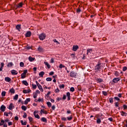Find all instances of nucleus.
<instances>
[{"label":"nucleus","mask_w":127,"mask_h":127,"mask_svg":"<svg viewBox=\"0 0 127 127\" xmlns=\"http://www.w3.org/2000/svg\"><path fill=\"white\" fill-rule=\"evenodd\" d=\"M36 83L37 87H38L39 90H40L41 92H43L44 90L42 86H41V85L39 83H38V81H36Z\"/></svg>","instance_id":"nucleus-1"},{"label":"nucleus","mask_w":127,"mask_h":127,"mask_svg":"<svg viewBox=\"0 0 127 127\" xmlns=\"http://www.w3.org/2000/svg\"><path fill=\"white\" fill-rule=\"evenodd\" d=\"M45 37H46V34L44 33H42L39 35V38L40 40H44V39H45Z\"/></svg>","instance_id":"nucleus-2"},{"label":"nucleus","mask_w":127,"mask_h":127,"mask_svg":"<svg viewBox=\"0 0 127 127\" xmlns=\"http://www.w3.org/2000/svg\"><path fill=\"white\" fill-rule=\"evenodd\" d=\"M93 52V49H88L87 50V53H86V55H87V56H90V55L91 54V53H92Z\"/></svg>","instance_id":"nucleus-3"},{"label":"nucleus","mask_w":127,"mask_h":127,"mask_svg":"<svg viewBox=\"0 0 127 127\" xmlns=\"http://www.w3.org/2000/svg\"><path fill=\"white\" fill-rule=\"evenodd\" d=\"M70 77H73L74 78H76V77H77V73H76L74 71H71L70 73Z\"/></svg>","instance_id":"nucleus-4"},{"label":"nucleus","mask_w":127,"mask_h":127,"mask_svg":"<svg viewBox=\"0 0 127 127\" xmlns=\"http://www.w3.org/2000/svg\"><path fill=\"white\" fill-rule=\"evenodd\" d=\"M101 64H98L96 66H95V70L96 71H99L100 69H101Z\"/></svg>","instance_id":"nucleus-5"},{"label":"nucleus","mask_w":127,"mask_h":127,"mask_svg":"<svg viewBox=\"0 0 127 127\" xmlns=\"http://www.w3.org/2000/svg\"><path fill=\"white\" fill-rule=\"evenodd\" d=\"M78 49H79V46H78V45L73 46V47H72L73 51H76L77 50H78Z\"/></svg>","instance_id":"nucleus-6"},{"label":"nucleus","mask_w":127,"mask_h":127,"mask_svg":"<svg viewBox=\"0 0 127 127\" xmlns=\"http://www.w3.org/2000/svg\"><path fill=\"white\" fill-rule=\"evenodd\" d=\"M11 74H12V75H17V74H18V72H17V71L13 69L11 70Z\"/></svg>","instance_id":"nucleus-7"},{"label":"nucleus","mask_w":127,"mask_h":127,"mask_svg":"<svg viewBox=\"0 0 127 127\" xmlns=\"http://www.w3.org/2000/svg\"><path fill=\"white\" fill-rule=\"evenodd\" d=\"M26 37H30L31 36V32L30 31H27L26 33L25 34Z\"/></svg>","instance_id":"nucleus-8"},{"label":"nucleus","mask_w":127,"mask_h":127,"mask_svg":"<svg viewBox=\"0 0 127 127\" xmlns=\"http://www.w3.org/2000/svg\"><path fill=\"white\" fill-rule=\"evenodd\" d=\"M40 113L41 115H42V114H45V115H47L48 114V112H47V111H45L44 109H41Z\"/></svg>","instance_id":"nucleus-9"},{"label":"nucleus","mask_w":127,"mask_h":127,"mask_svg":"<svg viewBox=\"0 0 127 127\" xmlns=\"http://www.w3.org/2000/svg\"><path fill=\"white\" fill-rule=\"evenodd\" d=\"M30 92H31V90L30 89H24L23 91V92L24 93V94H28V93H30Z\"/></svg>","instance_id":"nucleus-10"},{"label":"nucleus","mask_w":127,"mask_h":127,"mask_svg":"<svg viewBox=\"0 0 127 127\" xmlns=\"http://www.w3.org/2000/svg\"><path fill=\"white\" fill-rule=\"evenodd\" d=\"M70 95H71V94L70 93V92H67L66 93V96L67 97L68 101H70V100H71Z\"/></svg>","instance_id":"nucleus-11"},{"label":"nucleus","mask_w":127,"mask_h":127,"mask_svg":"<svg viewBox=\"0 0 127 127\" xmlns=\"http://www.w3.org/2000/svg\"><path fill=\"white\" fill-rule=\"evenodd\" d=\"M5 107L4 105H1V106L0 108V110L1 112H4L5 111Z\"/></svg>","instance_id":"nucleus-12"},{"label":"nucleus","mask_w":127,"mask_h":127,"mask_svg":"<svg viewBox=\"0 0 127 127\" xmlns=\"http://www.w3.org/2000/svg\"><path fill=\"white\" fill-rule=\"evenodd\" d=\"M4 80L5 82H10V81H11V78L8 77H5Z\"/></svg>","instance_id":"nucleus-13"},{"label":"nucleus","mask_w":127,"mask_h":127,"mask_svg":"<svg viewBox=\"0 0 127 127\" xmlns=\"http://www.w3.org/2000/svg\"><path fill=\"white\" fill-rule=\"evenodd\" d=\"M120 81V79L119 78H115L113 79V83H118Z\"/></svg>","instance_id":"nucleus-14"},{"label":"nucleus","mask_w":127,"mask_h":127,"mask_svg":"<svg viewBox=\"0 0 127 127\" xmlns=\"http://www.w3.org/2000/svg\"><path fill=\"white\" fill-rule=\"evenodd\" d=\"M41 121V122H43V123H47V119L45 117H42Z\"/></svg>","instance_id":"nucleus-15"},{"label":"nucleus","mask_w":127,"mask_h":127,"mask_svg":"<svg viewBox=\"0 0 127 127\" xmlns=\"http://www.w3.org/2000/svg\"><path fill=\"white\" fill-rule=\"evenodd\" d=\"M44 74H45V72H44V71H41L39 74V77H41L42 78L43 77V75H44Z\"/></svg>","instance_id":"nucleus-16"},{"label":"nucleus","mask_w":127,"mask_h":127,"mask_svg":"<svg viewBox=\"0 0 127 127\" xmlns=\"http://www.w3.org/2000/svg\"><path fill=\"white\" fill-rule=\"evenodd\" d=\"M12 66H13V63L12 62L9 63L7 65V67H12Z\"/></svg>","instance_id":"nucleus-17"},{"label":"nucleus","mask_w":127,"mask_h":127,"mask_svg":"<svg viewBox=\"0 0 127 127\" xmlns=\"http://www.w3.org/2000/svg\"><path fill=\"white\" fill-rule=\"evenodd\" d=\"M14 106H13V104L12 103H10L9 105L8 109L9 110H12Z\"/></svg>","instance_id":"nucleus-18"},{"label":"nucleus","mask_w":127,"mask_h":127,"mask_svg":"<svg viewBox=\"0 0 127 127\" xmlns=\"http://www.w3.org/2000/svg\"><path fill=\"white\" fill-rule=\"evenodd\" d=\"M44 64L45 65H46V66L48 67V69H50V67H51V66H50V64H48V62H45Z\"/></svg>","instance_id":"nucleus-19"},{"label":"nucleus","mask_w":127,"mask_h":127,"mask_svg":"<svg viewBox=\"0 0 127 127\" xmlns=\"http://www.w3.org/2000/svg\"><path fill=\"white\" fill-rule=\"evenodd\" d=\"M28 60L30 62H32V61H34V60H35V58L29 57Z\"/></svg>","instance_id":"nucleus-20"},{"label":"nucleus","mask_w":127,"mask_h":127,"mask_svg":"<svg viewBox=\"0 0 127 127\" xmlns=\"http://www.w3.org/2000/svg\"><path fill=\"white\" fill-rule=\"evenodd\" d=\"M20 123L22 125V126H26L27 122H23V120H21Z\"/></svg>","instance_id":"nucleus-21"},{"label":"nucleus","mask_w":127,"mask_h":127,"mask_svg":"<svg viewBox=\"0 0 127 127\" xmlns=\"http://www.w3.org/2000/svg\"><path fill=\"white\" fill-rule=\"evenodd\" d=\"M121 116H122L123 117H127V113L124 112V111H122L121 112Z\"/></svg>","instance_id":"nucleus-22"},{"label":"nucleus","mask_w":127,"mask_h":127,"mask_svg":"<svg viewBox=\"0 0 127 127\" xmlns=\"http://www.w3.org/2000/svg\"><path fill=\"white\" fill-rule=\"evenodd\" d=\"M38 51H39V52H43L44 51V50L41 48V47H39L38 48Z\"/></svg>","instance_id":"nucleus-23"},{"label":"nucleus","mask_w":127,"mask_h":127,"mask_svg":"<svg viewBox=\"0 0 127 127\" xmlns=\"http://www.w3.org/2000/svg\"><path fill=\"white\" fill-rule=\"evenodd\" d=\"M22 84L25 85V86H28V82L26 80L22 81Z\"/></svg>","instance_id":"nucleus-24"},{"label":"nucleus","mask_w":127,"mask_h":127,"mask_svg":"<svg viewBox=\"0 0 127 127\" xmlns=\"http://www.w3.org/2000/svg\"><path fill=\"white\" fill-rule=\"evenodd\" d=\"M23 5V4L22 3V2H20L17 7H18V8H20V7H22V5Z\"/></svg>","instance_id":"nucleus-25"},{"label":"nucleus","mask_w":127,"mask_h":127,"mask_svg":"<svg viewBox=\"0 0 127 127\" xmlns=\"http://www.w3.org/2000/svg\"><path fill=\"white\" fill-rule=\"evenodd\" d=\"M47 105L48 108H51V107H52V104H51L50 102H47Z\"/></svg>","instance_id":"nucleus-26"},{"label":"nucleus","mask_w":127,"mask_h":127,"mask_svg":"<svg viewBox=\"0 0 127 127\" xmlns=\"http://www.w3.org/2000/svg\"><path fill=\"white\" fill-rule=\"evenodd\" d=\"M10 92L12 94H14L15 93V90H14V89L13 88H12L11 89H10Z\"/></svg>","instance_id":"nucleus-27"},{"label":"nucleus","mask_w":127,"mask_h":127,"mask_svg":"<svg viewBox=\"0 0 127 127\" xmlns=\"http://www.w3.org/2000/svg\"><path fill=\"white\" fill-rule=\"evenodd\" d=\"M21 109L22 110H23V111H26L27 107L25 106H21Z\"/></svg>","instance_id":"nucleus-28"},{"label":"nucleus","mask_w":127,"mask_h":127,"mask_svg":"<svg viewBox=\"0 0 127 127\" xmlns=\"http://www.w3.org/2000/svg\"><path fill=\"white\" fill-rule=\"evenodd\" d=\"M18 99V95L16 94L13 98V100H15L16 101H17Z\"/></svg>","instance_id":"nucleus-29"},{"label":"nucleus","mask_w":127,"mask_h":127,"mask_svg":"<svg viewBox=\"0 0 127 127\" xmlns=\"http://www.w3.org/2000/svg\"><path fill=\"white\" fill-rule=\"evenodd\" d=\"M3 124H4V120H1L0 123V127H1V126H3Z\"/></svg>","instance_id":"nucleus-30"},{"label":"nucleus","mask_w":127,"mask_h":127,"mask_svg":"<svg viewBox=\"0 0 127 127\" xmlns=\"http://www.w3.org/2000/svg\"><path fill=\"white\" fill-rule=\"evenodd\" d=\"M97 121L96 122L98 123V124H101V123H102V121H101V119L98 118V117H97Z\"/></svg>","instance_id":"nucleus-31"},{"label":"nucleus","mask_w":127,"mask_h":127,"mask_svg":"<svg viewBox=\"0 0 127 127\" xmlns=\"http://www.w3.org/2000/svg\"><path fill=\"white\" fill-rule=\"evenodd\" d=\"M21 78L22 79H24V78H25V76H26V74H24V73H22L21 74Z\"/></svg>","instance_id":"nucleus-32"},{"label":"nucleus","mask_w":127,"mask_h":127,"mask_svg":"<svg viewBox=\"0 0 127 127\" xmlns=\"http://www.w3.org/2000/svg\"><path fill=\"white\" fill-rule=\"evenodd\" d=\"M97 81L98 83H102L103 82L102 78H97Z\"/></svg>","instance_id":"nucleus-33"},{"label":"nucleus","mask_w":127,"mask_h":127,"mask_svg":"<svg viewBox=\"0 0 127 127\" xmlns=\"http://www.w3.org/2000/svg\"><path fill=\"white\" fill-rule=\"evenodd\" d=\"M46 81H47L48 82H50L52 81V78L51 77H48L46 78Z\"/></svg>","instance_id":"nucleus-34"},{"label":"nucleus","mask_w":127,"mask_h":127,"mask_svg":"<svg viewBox=\"0 0 127 127\" xmlns=\"http://www.w3.org/2000/svg\"><path fill=\"white\" fill-rule=\"evenodd\" d=\"M23 118L24 119H26V118H27V114H26V113L25 112L24 113V115H23Z\"/></svg>","instance_id":"nucleus-35"},{"label":"nucleus","mask_w":127,"mask_h":127,"mask_svg":"<svg viewBox=\"0 0 127 127\" xmlns=\"http://www.w3.org/2000/svg\"><path fill=\"white\" fill-rule=\"evenodd\" d=\"M115 75L116 76V77H119V76H120V73H119L118 71H115Z\"/></svg>","instance_id":"nucleus-36"},{"label":"nucleus","mask_w":127,"mask_h":127,"mask_svg":"<svg viewBox=\"0 0 127 127\" xmlns=\"http://www.w3.org/2000/svg\"><path fill=\"white\" fill-rule=\"evenodd\" d=\"M62 121H64V122H66L67 121V119L65 117H61Z\"/></svg>","instance_id":"nucleus-37"},{"label":"nucleus","mask_w":127,"mask_h":127,"mask_svg":"<svg viewBox=\"0 0 127 127\" xmlns=\"http://www.w3.org/2000/svg\"><path fill=\"white\" fill-rule=\"evenodd\" d=\"M32 87L33 89H36V88H37V86L36 85L33 84H32Z\"/></svg>","instance_id":"nucleus-38"},{"label":"nucleus","mask_w":127,"mask_h":127,"mask_svg":"<svg viewBox=\"0 0 127 127\" xmlns=\"http://www.w3.org/2000/svg\"><path fill=\"white\" fill-rule=\"evenodd\" d=\"M5 94H6V92L5 91H2L1 93V96L2 97H4L5 96Z\"/></svg>","instance_id":"nucleus-39"},{"label":"nucleus","mask_w":127,"mask_h":127,"mask_svg":"<svg viewBox=\"0 0 127 127\" xmlns=\"http://www.w3.org/2000/svg\"><path fill=\"white\" fill-rule=\"evenodd\" d=\"M59 68H60V69H62V68H65V66L63 65V64H60L59 66Z\"/></svg>","instance_id":"nucleus-40"},{"label":"nucleus","mask_w":127,"mask_h":127,"mask_svg":"<svg viewBox=\"0 0 127 127\" xmlns=\"http://www.w3.org/2000/svg\"><path fill=\"white\" fill-rule=\"evenodd\" d=\"M68 121H71L72 120V119H73V116H72V115H71L69 117H67V118Z\"/></svg>","instance_id":"nucleus-41"},{"label":"nucleus","mask_w":127,"mask_h":127,"mask_svg":"<svg viewBox=\"0 0 127 127\" xmlns=\"http://www.w3.org/2000/svg\"><path fill=\"white\" fill-rule=\"evenodd\" d=\"M16 29H18V30H19V29H20V25H17L16 26Z\"/></svg>","instance_id":"nucleus-42"},{"label":"nucleus","mask_w":127,"mask_h":127,"mask_svg":"<svg viewBox=\"0 0 127 127\" xmlns=\"http://www.w3.org/2000/svg\"><path fill=\"white\" fill-rule=\"evenodd\" d=\"M102 94L104 95V96H107L108 95V93L106 91H102Z\"/></svg>","instance_id":"nucleus-43"},{"label":"nucleus","mask_w":127,"mask_h":127,"mask_svg":"<svg viewBox=\"0 0 127 127\" xmlns=\"http://www.w3.org/2000/svg\"><path fill=\"white\" fill-rule=\"evenodd\" d=\"M20 67H24V63H23V62L20 63Z\"/></svg>","instance_id":"nucleus-44"},{"label":"nucleus","mask_w":127,"mask_h":127,"mask_svg":"<svg viewBox=\"0 0 127 127\" xmlns=\"http://www.w3.org/2000/svg\"><path fill=\"white\" fill-rule=\"evenodd\" d=\"M60 88H61V89H62L63 88H65V85L64 84H62V85H60L59 86Z\"/></svg>","instance_id":"nucleus-45"},{"label":"nucleus","mask_w":127,"mask_h":127,"mask_svg":"<svg viewBox=\"0 0 127 127\" xmlns=\"http://www.w3.org/2000/svg\"><path fill=\"white\" fill-rule=\"evenodd\" d=\"M28 119L30 122H32V121H33V118L31 117H28Z\"/></svg>","instance_id":"nucleus-46"},{"label":"nucleus","mask_w":127,"mask_h":127,"mask_svg":"<svg viewBox=\"0 0 127 127\" xmlns=\"http://www.w3.org/2000/svg\"><path fill=\"white\" fill-rule=\"evenodd\" d=\"M53 41L54 42L57 43V44H60V43H59V41L56 39H54Z\"/></svg>","instance_id":"nucleus-47"},{"label":"nucleus","mask_w":127,"mask_h":127,"mask_svg":"<svg viewBox=\"0 0 127 127\" xmlns=\"http://www.w3.org/2000/svg\"><path fill=\"white\" fill-rule=\"evenodd\" d=\"M127 66H124V67H123V71H124V72L127 71Z\"/></svg>","instance_id":"nucleus-48"},{"label":"nucleus","mask_w":127,"mask_h":127,"mask_svg":"<svg viewBox=\"0 0 127 127\" xmlns=\"http://www.w3.org/2000/svg\"><path fill=\"white\" fill-rule=\"evenodd\" d=\"M109 102L110 103H114V99L113 98H110Z\"/></svg>","instance_id":"nucleus-49"},{"label":"nucleus","mask_w":127,"mask_h":127,"mask_svg":"<svg viewBox=\"0 0 127 127\" xmlns=\"http://www.w3.org/2000/svg\"><path fill=\"white\" fill-rule=\"evenodd\" d=\"M70 92H74L75 91V88L74 87H71L70 89Z\"/></svg>","instance_id":"nucleus-50"},{"label":"nucleus","mask_w":127,"mask_h":127,"mask_svg":"<svg viewBox=\"0 0 127 127\" xmlns=\"http://www.w3.org/2000/svg\"><path fill=\"white\" fill-rule=\"evenodd\" d=\"M35 118H36V119H38V120H39V119H40V116H39L38 114H37V115L35 116Z\"/></svg>","instance_id":"nucleus-51"},{"label":"nucleus","mask_w":127,"mask_h":127,"mask_svg":"<svg viewBox=\"0 0 127 127\" xmlns=\"http://www.w3.org/2000/svg\"><path fill=\"white\" fill-rule=\"evenodd\" d=\"M76 12L77 13H80V12H81V10L80 9V8H78L76 9Z\"/></svg>","instance_id":"nucleus-52"},{"label":"nucleus","mask_w":127,"mask_h":127,"mask_svg":"<svg viewBox=\"0 0 127 127\" xmlns=\"http://www.w3.org/2000/svg\"><path fill=\"white\" fill-rule=\"evenodd\" d=\"M38 102H43V99H41L40 98H39L38 100Z\"/></svg>","instance_id":"nucleus-53"},{"label":"nucleus","mask_w":127,"mask_h":127,"mask_svg":"<svg viewBox=\"0 0 127 127\" xmlns=\"http://www.w3.org/2000/svg\"><path fill=\"white\" fill-rule=\"evenodd\" d=\"M38 113V111H34V117L36 116V115H38L37 114Z\"/></svg>","instance_id":"nucleus-54"},{"label":"nucleus","mask_w":127,"mask_h":127,"mask_svg":"<svg viewBox=\"0 0 127 127\" xmlns=\"http://www.w3.org/2000/svg\"><path fill=\"white\" fill-rule=\"evenodd\" d=\"M8 126H12V122H8Z\"/></svg>","instance_id":"nucleus-55"},{"label":"nucleus","mask_w":127,"mask_h":127,"mask_svg":"<svg viewBox=\"0 0 127 127\" xmlns=\"http://www.w3.org/2000/svg\"><path fill=\"white\" fill-rule=\"evenodd\" d=\"M114 99H115V100H116V101H120V98L118 97H114Z\"/></svg>","instance_id":"nucleus-56"},{"label":"nucleus","mask_w":127,"mask_h":127,"mask_svg":"<svg viewBox=\"0 0 127 127\" xmlns=\"http://www.w3.org/2000/svg\"><path fill=\"white\" fill-rule=\"evenodd\" d=\"M4 116H5L6 117H8V113L4 112Z\"/></svg>","instance_id":"nucleus-57"},{"label":"nucleus","mask_w":127,"mask_h":127,"mask_svg":"<svg viewBox=\"0 0 127 127\" xmlns=\"http://www.w3.org/2000/svg\"><path fill=\"white\" fill-rule=\"evenodd\" d=\"M33 97L34 99H36L37 98V94L35 93L33 95Z\"/></svg>","instance_id":"nucleus-58"},{"label":"nucleus","mask_w":127,"mask_h":127,"mask_svg":"<svg viewBox=\"0 0 127 127\" xmlns=\"http://www.w3.org/2000/svg\"><path fill=\"white\" fill-rule=\"evenodd\" d=\"M115 104V106H116L117 107H119V105H120V103H119V102H116Z\"/></svg>","instance_id":"nucleus-59"},{"label":"nucleus","mask_w":127,"mask_h":127,"mask_svg":"<svg viewBox=\"0 0 127 127\" xmlns=\"http://www.w3.org/2000/svg\"><path fill=\"white\" fill-rule=\"evenodd\" d=\"M123 108H124V110H127V106L126 105H123Z\"/></svg>","instance_id":"nucleus-60"},{"label":"nucleus","mask_w":127,"mask_h":127,"mask_svg":"<svg viewBox=\"0 0 127 127\" xmlns=\"http://www.w3.org/2000/svg\"><path fill=\"white\" fill-rule=\"evenodd\" d=\"M52 110H53V111H54V110H55V109H56L55 105H53L52 107Z\"/></svg>","instance_id":"nucleus-61"},{"label":"nucleus","mask_w":127,"mask_h":127,"mask_svg":"<svg viewBox=\"0 0 127 127\" xmlns=\"http://www.w3.org/2000/svg\"><path fill=\"white\" fill-rule=\"evenodd\" d=\"M26 73H27V69H25L24 70V72L23 73V74H25L26 75Z\"/></svg>","instance_id":"nucleus-62"},{"label":"nucleus","mask_w":127,"mask_h":127,"mask_svg":"<svg viewBox=\"0 0 127 127\" xmlns=\"http://www.w3.org/2000/svg\"><path fill=\"white\" fill-rule=\"evenodd\" d=\"M108 120L110 121V122H113V118H108Z\"/></svg>","instance_id":"nucleus-63"},{"label":"nucleus","mask_w":127,"mask_h":127,"mask_svg":"<svg viewBox=\"0 0 127 127\" xmlns=\"http://www.w3.org/2000/svg\"><path fill=\"white\" fill-rule=\"evenodd\" d=\"M36 94H40V91L39 90L36 91Z\"/></svg>","instance_id":"nucleus-64"}]
</instances>
